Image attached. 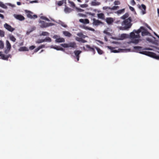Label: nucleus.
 Segmentation results:
<instances>
[{
	"instance_id": "17",
	"label": "nucleus",
	"mask_w": 159,
	"mask_h": 159,
	"mask_svg": "<svg viewBox=\"0 0 159 159\" xmlns=\"http://www.w3.org/2000/svg\"><path fill=\"white\" fill-rule=\"evenodd\" d=\"M56 42L57 43L64 42L65 41V39L62 38H59L56 39Z\"/></svg>"
},
{
	"instance_id": "36",
	"label": "nucleus",
	"mask_w": 159,
	"mask_h": 159,
	"mask_svg": "<svg viewBox=\"0 0 159 159\" xmlns=\"http://www.w3.org/2000/svg\"><path fill=\"white\" fill-rule=\"evenodd\" d=\"M64 3V1L63 0L59 1L57 2V5L59 6H61Z\"/></svg>"
},
{
	"instance_id": "4",
	"label": "nucleus",
	"mask_w": 159,
	"mask_h": 159,
	"mask_svg": "<svg viewBox=\"0 0 159 159\" xmlns=\"http://www.w3.org/2000/svg\"><path fill=\"white\" fill-rule=\"evenodd\" d=\"M3 48L4 43L2 41L0 40V49H2ZM0 56L2 59L7 60L9 57H11V55L8 54L7 55L5 56L4 54L2 53V52H0Z\"/></svg>"
},
{
	"instance_id": "9",
	"label": "nucleus",
	"mask_w": 159,
	"mask_h": 159,
	"mask_svg": "<svg viewBox=\"0 0 159 159\" xmlns=\"http://www.w3.org/2000/svg\"><path fill=\"white\" fill-rule=\"evenodd\" d=\"M4 27L8 30L11 32H12L15 30V29L14 28L12 27L10 25H9L6 23L4 25Z\"/></svg>"
},
{
	"instance_id": "21",
	"label": "nucleus",
	"mask_w": 159,
	"mask_h": 159,
	"mask_svg": "<svg viewBox=\"0 0 159 159\" xmlns=\"http://www.w3.org/2000/svg\"><path fill=\"white\" fill-rule=\"evenodd\" d=\"M100 2L96 1H93L91 3V5L93 6H98L100 4Z\"/></svg>"
},
{
	"instance_id": "31",
	"label": "nucleus",
	"mask_w": 159,
	"mask_h": 159,
	"mask_svg": "<svg viewBox=\"0 0 159 159\" xmlns=\"http://www.w3.org/2000/svg\"><path fill=\"white\" fill-rule=\"evenodd\" d=\"M77 35L80 37L83 38H84L86 37V36H85V35H84V34H83L82 33H78L77 34Z\"/></svg>"
},
{
	"instance_id": "45",
	"label": "nucleus",
	"mask_w": 159,
	"mask_h": 159,
	"mask_svg": "<svg viewBox=\"0 0 159 159\" xmlns=\"http://www.w3.org/2000/svg\"><path fill=\"white\" fill-rule=\"evenodd\" d=\"M131 3V5L133 6H134L136 4V2L134 1V0H132Z\"/></svg>"
},
{
	"instance_id": "51",
	"label": "nucleus",
	"mask_w": 159,
	"mask_h": 159,
	"mask_svg": "<svg viewBox=\"0 0 159 159\" xmlns=\"http://www.w3.org/2000/svg\"><path fill=\"white\" fill-rule=\"evenodd\" d=\"M45 46L44 44L41 45L39 47L40 49L43 48L45 47Z\"/></svg>"
},
{
	"instance_id": "49",
	"label": "nucleus",
	"mask_w": 159,
	"mask_h": 159,
	"mask_svg": "<svg viewBox=\"0 0 159 159\" xmlns=\"http://www.w3.org/2000/svg\"><path fill=\"white\" fill-rule=\"evenodd\" d=\"M86 28L87 29L89 30H91V31H94V29H93V28H91L90 27H86Z\"/></svg>"
},
{
	"instance_id": "15",
	"label": "nucleus",
	"mask_w": 159,
	"mask_h": 159,
	"mask_svg": "<svg viewBox=\"0 0 159 159\" xmlns=\"http://www.w3.org/2000/svg\"><path fill=\"white\" fill-rule=\"evenodd\" d=\"M97 16L98 18L105 20V16L104 14L103 13H98L97 14Z\"/></svg>"
},
{
	"instance_id": "16",
	"label": "nucleus",
	"mask_w": 159,
	"mask_h": 159,
	"mask_svg": "<svg viewBox=\"0 0 159 159\" xmlns=\"http://www.w3.org/2000/svg\"><path fill=\"white\" fill-rule=\"evenodd\" d=\"M68 47H70L73 48H75L76 47V44L75 42H71L68 44Z\"/></svg>"
},
{
	"instance_id": "20",
	"label": "nucleus",
	"mask_w": 159,
	"mask_h": 159,
	"mask_svg": "<svg viewBox=\"0 0 159 159\" xmlns=\"http://www.w3.org/2000/svg\"><path fill=\"white\" fill-rule=\"evenodd\" d=\"M75 39L83 43H85L87 42V41L84 39H82L81 38H80L79 37H76L75 38Z\"/></svg>"
},
{
	"instance_id": "64",
	"label": "nucleus",
	"mask_w": 159,
	"mask_h": 159,
	"mask_svg": "<svg viewBox=\"0 0 159 159\" xmlns=\"http://www.w3.org/2000/svg\"><path fill=\"white\" fill-rule=\"evenodd\" d=\"M104 39L107 42V41H108V39H107V36H105L104 37Z\"/></svg>"
},
{
	"instance_id": "24",
	"label": "nucleus",
	"mask_w": 159,
	"mask_h": 159,
	"mask_svg": "<svg viewBox=\"0 0 159 159\" xmlns=\"http://www.w3.org/2000/svg\"><path fill=\"white\" fill-rule=\"evenodd\" d=\"M6 43L7 48L9 49H10L11 48V45L10 43L8 40L6 41Z\"/></svg>"
},
{
	"instance_id": "1",
	"label": "nucleus",
	"mask_w": 159,
	"mask_h": 159,
	"mask_svg": "<svg viewBox=\"0 0 159 159\" xmlns=\"http://www.w3.org/2000/svg\"><path fill=\"white\" fill-rule=\"evenodd\" d=\"M132 20L131 17L125 19L122 22L121 25L123 27H120V29L122 30H127L131 27L132 24L131 23Z\"/></svg>"
},
{
	"instance_id": "29",
	"label": "nucleus",
	"mask_w": 159,
	"mask_h": 159,
	"mask_svg": "<svg viewBox=\"0 0 159 159\" xmlns=\"http://www.w3.org/2000/svg\"><path fill=\"white\" fill-rule=\"evenodd\" d=\"M129 16V14L128 13H126L125 15H123L121 17V18L123 19H125Z\"/></svg>"
},
{
	"instance_id": "26",
	"label": "nucleus",
	"mask_w": 159,
	"mask_h": 159,
	"mask_svg": "<svg viewBox=\"0 0 159 159\" xmlns=\"http://www.w3.org/2000/svg\"><path fill=\"white\" fill-rule=\"evenodd\" d=\"M107 48L111 50V51L112 52L116 53L118 52L116 50H113L114 48L113 47L110 46H108Z\"/></svg>"
},
{
	"instance_id": "19",
	"label": "nucleus",
	"mask_w": 159,
	"mask_h": 159,
	"mask_svg": "<svg viewBox=\"0 0 159 159\" xmlns=\"http://www.w3.org/2000/svg\"><path fill=\"white\" fill-rule=\"evenodd\" d=\"M63 33L64 35L68 37H70L72 34L69 32L67 31H64L63 32Z\"/></svg>"
},
{
	"instance_id": "50",
	"label": "nucleus",
	"mask_w": 159,
	"mask_h": 159,
	"mask_svg": "<svg viewBox=\"0 0 159 159\" xmlns=\"http://www.w3.org/2000/svg\"><path fill=\"white\" fill-rule=\"evenodd\" d=\"M78 16L80 17H84L85 16V15L82 13H79Z\"/></svg>"
},
{
	"instance_id": "43",
	"label": "nucleus",
	"mask_w": 159,
	"mask_h": 159,
	"mask_svg": "<svg viewBox=\"0 0 159 159\" xmlns=\"http://www.w3.org/2000/svg\"><path fill=\"white\" fill-rule=\"evenodd\" d=\"M119 7L117 6H114L112 8H111V10H115L117 9Z\"/></svg>"
},
{
	"instance_id": "33",
	"label": "nucleus",
	"mask_w": 159,
	"mask_h": 159,
	"mask_svg": "<svg viewBox=\"0 0 159 159\" xmlns=\"http://www.w3.org/2000/svg\"><path fill=\"white\" fill-rule=\"evenodd\" d=\"M45 42V40L43 39H38L36 41V43H40Z\"/></svg>"
},
{
	"instance_id": "54",
	"label": "nucleus",
	"mask_w": 159,
	"mask_h": 159,
	"mask_svg": "<svg viewBox=\"0 0 159 159\" xmlns=\"http://www.w3.org/2000/svg\"><path fill=\"white\" fill-rule=\"evenodd\" d=\"M129 8L132 11H134V8H133V7H132L129 6Z\"/></svg>"
},
{
	"instance_id": "41",
	"label": "nucleus",
	"mask_w": 159,
	"mask_h": 159,
	"mask_svg": "<svg viewBox=\"0 0 159 159\" xmlns=\"http://www.w3.org/2000/svg\"><path fill=\"white\" fill-rule=\"evenodd\" d=\"M103 9L104 10H111V7H108L105 6L103 7Z\"/></svg>"
},
{
	"instance_id": "7",
	"label": "nucleus",
	"mask_w": 159,
	"mask_h": 159,
	"mask_svg": "<svg viewBox=\"0 0 159 159\" xmlns=\"http://www.w3.org/2000/svg\"><path fill=\"white\" fill-rule=\"evenodd\" d=\"M95 46H93L92 47H91L89 45H86V47L87 48H88V49L86 50L84 47H83V48L84 50L85 51H90L92 52H93V54H94L95 53Z\"/></svg>"
},
{
	"instance_id": "11",
	"label": "nucleus",
	"mask_w": 159,
	"mask_h": 159,
	"mask_svg": "<svg viewBox=\"0 0 159 159\" xmlns=\"http://www.w3.org/2000/svg\"><path fill=\"white\" fill-rule=\"evenodd\" d=\"M93 25H94L98 26L100 25V24H102L103 23L101 21L98 20H96L95 18H93Z\"/></svg>"
},
{
	"instance_id": "13",
	"label": "nucleus",
	"mask_w": 159,
	"mask_h": 159,
	"mask_svg": "<svg viewBox=\"0 0 159 159\" xmlns=\"http://www.w3.org/2000/svg\"><path fill=\"white\" fill-rule=\"evenodd\" d=\"M105 20L106 22L108 25L111 24L114 21L113 19L111 17H107L106 18Z\"/></svg>"
},
{
	"instance_id": "47",
	"label": "nucleus",
	"mask_w": 159,
	"mask_h": 159,
	"mask_svg": "<svg viewBox=\"0 0 159 159\" xmlns=\"http://www.w3.org/2000/svg\"><path fill=\"white\" fill-rule=\"evenodd\" d=\"M120 2L119 1H115L114 2V4L115 5H117L120 4Z\"/></svg>"
},
{
	"instance_id": "62",
	"label": "nucleus",
	"mask_w": 159,
	"mask_h": 159,
	"mask_svg": "<svg viewBox=\"0 0 159 159\" xmlns=\"http://www.w3.org/2000/svg\"><path fill=\"white\" fill-rule=\"evenodd\" d=\"M0 17H1L2 19H3L4 18V16L3 15L0 13Z\"/></svg>"
},
{
	"instance_id": "63",
	"label": "nucleus",
	"mask_w": 159,
	"mask_h": 159,
	"mask_svg": "<svg viewBox=\"0 0 159 159\" xmlns=\"http://www.w3.org/2000/svg\"><path fill=\"white\" fill-rule=\"evenodd\" d=\"M97 41L101 44H103V43L102 41H101L99 40H97Z\"/></svg>"
},
{
	"instance_id": "27",
	"label": "nucleus",
	"mask_w": 159,
	"mask_h": 159,
	"mask_svg": "<svg viewBox=\"0 0 159 159\" xmlns=\"http://www.w3.org/2000/svg\"><path fill=\"white\" fill-rule=\"evenodd\" d=\"M70 4V6L73 8H74L75 7V4L74 3L72 2L71 1H69L68 2Z\"/></svg>"
},
{
	"instance_id": "14",
	"label": "nucleus",
	"mask_w": 159,
	"mask_h": 159,
	"mask_svg": "<svg viewBox=\"0 0 159 159\" xmlns=\"http://www.w3.org/2000/svg\"><path fill=\"white\" fill-rule=\"evenodd\" d=\"M64 11L66 13H69L73 11V10L66 6Z\"/></svg>"
},
{
	"instance_id": "61",
	"label": "nucleus",
	"mask_w": 159,
	"mask_h": 159,
	"mask_svg": "<svg viewBox=\"0 0 159 159\" xmlns=\"http://www.w3.org/2000/svg\"><path fill=\"white\" fill-rule=\"evenodd\" d=\"M78 10L79 11H80V12H82V11H84V10H83V9H81V8H78Z\"/></svg>"
},
{
	"instance_id": "34",
	"label": "nucleus",
	"mask_w": 159,
	"mask_h": 159,
	"mask_svg": "<svg viewBox=\"0 0 159 159\" xmlns=\"http://www.w3.org/2000/svg\"><path fill=\"white\" fill-rule=\"evenodd\" d=\"M0 7L4 8H6L7 7L1 1H0Z\"/></svg>"
},
{
	"instance_id": "57",
	"label": "nucleus",
	"mask_w": 159,
	"mask_h": 159,
	"mask_svg": "<svg viewBox=\"0 0 159 159\" xmlns=\"http://www.w3.org/2000/svg\"><path fill=\"white\" fill-rule=\"evenodd\" d=\"M79 21L81 23H84V20L82 19H80Z\"/></svg>"
},
{
	"instance_id": "22",
	"label": "nucleus",
	"mask_w": 159,
	"mask_h": 159,
	"mask_svg": "<svg viewBox=\"0 0 159 159\" xmlns=\"http://www.w3.org/2000/svg\"><path fill=\"white\" fill-rule=\"evenodd\" d=\"M19 51H27L28 49L27 48L25 47H23L20 48L19 49Z\"/></svg>"
},
{
	"instance_id": "39",
	"label": "nucleus",
	"mask_w": 159,
	"mask_h": 159,
	"mask_svg": "<svg viewBox=\"0 0 159 159\" xmlns=\"http://www.w3.org/2000/svg\"><path fill=\"white\" fill-rule=\"evenodd\" d=\"M0 36L1 37L4 36V32L1 30H0Z\"/></svg>"
},
{
	"instance_id": "28",
	"label": "nucleus",
	"mask_w": 159,
	"mask_h": 159,
	"mask_svg": "<svg viewBox=\"0 0 159 159\" xmlns=\"http://www.w3.org/2000/svg\"><path fill=\"white\" fill-rule=\"evenodd\" d=\"M142 48L141 46H134V48L136 50L139 51Z\"/></svg>"
},
{
	"instance_id": "18",
	"label": "nucleus",
	"mask_w": 159,
	"mask_h": 159,
	"mask_svg": "<svg viewBox=\"0 0 159 159\" xmlns=\"http://www.w3.org/2000/svg\"><path fill=\"white\" fill-rule=\"evenodd\" d=\"M132 39V40L131 41V42L135 44L138 43L140 41H141V40L140 39Z\"/></svg>"
},
{
	"instance_id": "40",
	"label": "nucleus",
	"mask_w": 159,
	"mask_h": 159,
	"mask_svg": "<svg viewBox=\"0 0 159 159\" xmlns=\"http://www.w3.org/2000/svg\"><path fill=\"white\" fill-rule=\"evenodd\" d=\"M61 46L64 48H66L68 47V44L67 43H63L61 44Z\"/></svg>"
},
{
	"instance_id": "8",
	"label": "nucleus",
	"mask_w": 159,
	"mask_h": 159,
	"mask_svg": "<svg viewBox=\"0 0 159 159\" xmlns=\"http://www.w3.org/2000/svg\"><path fill=\"white\" fill-rule=\"evenodd\" d=\"M139 29L141 30L142 32V35L143 36H144L149 35L150 34L148 31L147 30L145 29L143 26H141Z\"/></svg>"
},
{
	"instance_id": "55",
	"label": "nucleus",
	"mask_w": 159,
	"mask_h": 159,
	"mask_svg": "<svg viewBox=\"0 0 159 159\" xmlns=\"http://www.w3.org/2000/svg\"><path fill=\"white\" fill-rule=\"evenodd\" d=\"M61 25L62 26L65 28H66L67 27V25L64 23H62Z\"/></svg>"
},
{
	"instance_id": "12",
	"label": "nucleus",
	"mask_w": 159,
	"mask_h": 159,
	"mask_svg": "<svg viewBox=\"0 0 159 159\" xmlns=\"http://www.w3.org/2000/svg\"><path fill=\"white\" fill-rule=\"evenodd\" d=\"M139 8L141 10L143 14L146 13V7L144 4H142L141 6L139 7Z\"/></svg>"
},
{
	"instance_id": "25",
	"label": "nucleus",
	"mask_w": 159,
	"mask_h": 159,
	"mask_svg": "<svg viewBox=\"0 0 159 159\" xmlns=\"http://www.w3.org/2000/svg\"><path fill=\"white\" fill-rule=\"evenodd\" d=\"M95 49L98 52L99 54H102L103 53V51L98 48L95 47Z\"/></svg>"
},
{
	"instance_id": "37",
	"label": "nucleus",
	"mask_w": 159,
	"mask_h": 159,
	"mask_svg": "<svg viewBox=\"0 0 159 159\" xmlns=\"http://www.w3.org/2000/svg\"><path fill=\"white\" fill-rule=\"evenodd\" d=\"M40 19L42 20H44L48 21H49V20L46 17L44 16H41L40 17Z\"/></svg>"
},
{
	"instance_id": "6",
	"label": "nucleus",
	"mask_w": 159,
	"mask_h": 159,
	"mask_svg": "<svg viewBox=\"0 0 159 159\" xmlns=\"http://www.w3.org/2000/svg\"><path fill=\"white\" fill-rule=\"evenodd\" d=\"M25 11L27 17L29 18L32 19L33 18H37V15H34L32 16V14H33V13L30 11L25 10Z\"/></svg>"
},
{
	"instance_id": "3",
	"label": "nucleus",
	"mask_w": 159,
	"mask_h": 159,
	"mask_svg": "<svg viewBox=\"0 0 159 159\" xmlns=\"http://www.w3.org/2000/svg\"><path fill=\"white\" fill-rule=\"evenodd\" d=\"M139 53L141 54L150 56L157 59L159 60V56L157 55L154 52L146 51H143L140 52Z\"/></svg>"
},
{
	"instance_id": "60",
	"label": "nucleus",
	"mask_w": 159,
	"mask_h": 159,
	"mask_svg": "<svg viewBox=\"0 0 159 159\" xmlns=\"http://www.w3.org/2000/svg\"><path fill=\"white\" fill-rule=\"evenodd\" d=\"M38 2L36 1H33L30 2V3H37Z\"/></svg>"
},
{
	"instance_id": "56",
	"label": "nucleus",
	"mask_w": 159,
	"mask_h": 159,
	"mask_svg": "<svg viewBox=\"0 0 159 159\" xmlns=\"http://www.w3.org/2000/svg\"><path fill=\"white\" fill-rule=\"evenodd\" d=\"M40 49H39V47H38L37 48H36V49H35L34 50V52H37L38 51H39Z\"/></svg>"
},
{
	"instance_id": "5",
	"label": "nucleus",
	"mask_w": 159,
	"mask_h": 159,
	"mask_svg": "<svg viewBox=\"0 0 159 159\" xmlns=\"http://www.w3.org/2000/svg\"><path fill=\"white\" fill-rule=\"evenodd\" d=\"M39 23L40 24V27L42 28H46L53 25V23H47L44 21L42 20H40L39 21Z\"/></svg>"
},
{
	"instance_id": "2",
	"label": "nucleus",
	"mask_w": 159,
	"mask_h": 159,
	"mask_svg": "<svg viewBox=\"0 0 159 159\" xmlns=\"http://www.w3.org/2000/svg\"><path fill=\"white\" fill-rule=\"evenodd\" d=\"M141 32L140 29H138L137 30H134L132 32L130 33V37L131 39L135 38H139L140 36L139 34Z\"/></svg>"
},
{
	"instance_id": "32",
	"label": "nucleus",
	"mask_w": 159,
	"mask_h": 159,
	"mask_svg": "<svg viewBox=\"0 0 159 159\" xmlns=\"http://www.w3.org/2000/svg\"><path fill=\"white\" fill-rule=\"evenodd\" d=\"M43 39L45 40V42H51L52 41L51 39L49 37H47L45 39Z\"/></svg>"
},
{
	"instance_id": "53",
	"label": "nucleus",
	"mask_w": 159,
	"mask_h": 159,
	"mask_svg": "<svg viewBox=\"0 0 159 159\" xmlns=\"http://www.w3.org/2000/svg\"><path fill=\"white\" fill-rule=\"evenodd\" d=\"M103 33L107 35H109L110 34V33L106 31H103Z\"/></svg>"
},
{
	"instance_id": "38",
	"label": "nucleus",
	"mask_w": 159,
	"mask_h": 159,
	"mask_svg": "<svg viewBox=\"0 0 159 159\" xmlns=\"http://www.w3.org/2000/svg\"><path fill=\"white\" fill-rule=\"evenodd\" d=\"M125 10V9H122L118 10L117 11V13L118 14H120L121 13L124 12Z\"/></svg>"
},
{
	"instance_id": "58",
	"label": "nucleus",
	"mask_w": 159,
	"mask_h": 159,
	"mask_svg": "<svg viewBox=\"0 0 159 159\" xmlns=\"http://www.w3.org/2000/svg\"><path fill=\"white\" fill-rule=\"evenodd\" d=\"M145 25L150 30H151V27L148 26V25L147 24H145Z\"/></svg>"
},
{
	"instance_id": "10",
	"label": "nucleus",
	"mask_w": 159,
	"mask_h": 159,
	"mask_svg": "<svg viewBox=\"0 0 159 159\" xmlns=\"http://www.w3.org/2000/svg\"><path fill=\"white\" fill-rule=\"evenodd\" d=\"M13 16L16 19L20 21L23 20L25 19V18L24 16L21 15L14 14Z\"/></svg>"
},
{
	"instance_id": "48",
	"label": "nucleus",
	"mask_w": 159,
	"mask_h": 159,
	"mask_svg": "<svg viewBox=\"0 0 159 159\" xmlns=\"http://www.w3.org/2000/svg\"><path fill=\"white\" fill-rule=\"evenodd\" d=\"M126 34H122L121 35V37L123 39L125 38Z\"/></svg>"
},
{
	"instance_id": "35",
	"label": "nucleus",
	"mask_w": 159,
	"mask_h": 159,
	"mask_svg": "<svg viewBox=\"0 0 159 159\" xmlns=\"http://www.w3.org/2000/svg\"><path fill=\"white\" fill-rule=\"evenodd\" d=\"M49 35V33L46 32H42L40 35L48 36Z\"/></svg>"
},
{
	"instance_id": "44",
	"label": "nucleus",
	"mask_w": 159,
	"mask_h": 159,
	"mask_svg": "<svg viewBox=\"0 0 159 159\" xmlns=\"http://www.w3.org/2000/svg\"><path fill=\"white\" fill-rule=\"evenodd\" d=\"M89 20L88 19H84V24H89Z\"/></svg>"
},
{
	"instance_id": "46",
	"label": "nucleus",
	"mask_w": 159,
	"mask_h": 159,
	"mask_svg": "<svg viewBox=\"0 0 159 159\" xmlns=\"http://www.w3.org/2000/svg\"><path fill=\"white\" fill-rule=\"evenodd\" d=\"M10 49H7H7L5 50L4 51V52L6 54H7L10 51Z\"/></svg>"
},
{
	"instance_id": "30",
	"label": "nucleus",
	"mask_w": 159,
	"mask_h": 159,
	"mask_svg": "<svg viewBox=\"0 0 159 159\" xmlns=\"http://www.w3.org/2000/svg\"><path fill=\"white\" fill-rule=\"evenodd\" d=\"M10 39L13 42L16 41V39L13 35H11L10 37Z\"/></svg>"
},
{
	"instance_id": "42",
	"label": "nucleus",
	"mask_w": 159,
	"mask_h": 159,
	"mask_svg": "<svg viewBox=\"0 0 159 159\" xmlns=\"http://www.w3.org/2000/svg\"><path fill=\"white\" fill-rule=\"evenodd\" d=\"M88 6V5L87 4H83L80 5V7L82 8L87 7Z\"/></svg>"
},
{
	"instance_id": "52",
	"label": "nucleus",
	"mask_w": 159,
	"mask_h": 159,
	"mask_svg": "<svg viewBox=\"0 0 159 159\" xmlns=\"http://www.w3.org/2000/svg\"><path fill=\"white\" fill-rule=\"evenodd\" d=\"M35 48V47L34 46H31L30 47V49L32 50L34 49Z\"/></svg>"
},
{
	"instance_id": "59",
	"label": "nucleus",
	"mask_w": 159,
	"mask_h": 159,
	"mask_svg": "<svg viewBox=\"0 0 159 159\" xmlns=\"http://www.w3.org/2000/svg\"><path fill=\"white\" fill-rule=\"evenodd\" d=\"M60 47H58V46H56V47H54L53 48H54L55 49H56L57 50H59V48Z\"/></svg>"
},
{
	"instance_id": "23",
	"label": "nucleus",
	"mask_w": 159,
	"mask_h": 159,
	"mask_svg": "<svg viewBox=\"0 0 159 159\" xmlns=\"http://www.w3.org/2000/svg\"><path fill=\"white\" fill-rule=\"evenodd\" d=\"M81 52H82L80 50H75L74 52V53L76 57H78L79 56Z\"/></svg>"
}]
</instances>
